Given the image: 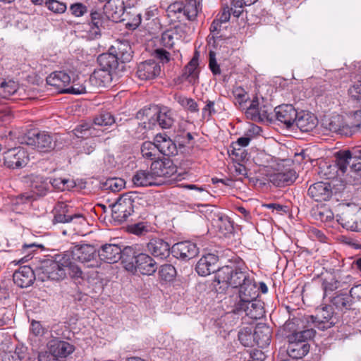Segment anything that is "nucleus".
<instances>
[{
  "label": "nucleus",
  "mask_w": 361,
  "mask_h": 361,
  "mask_svg": "<svg viewBox=\"0 0 361 361\" xmlns=\"http://www.w3.org/2000/svg\"><path fill=\"white\" fill-rule=\"evenodd\" d=\"M238 288L233 312L236 314L244 312L252 319L262 318L264 314L263 302L257 299L259 293L253 277L251 276Z\"/></svg>",
  "instance_id": "1"
},
{
  "label": "nucleus",
  "mask_w": 361,
  "mask_h": 361,
  "mask_svg": "<svg viewBox=\"0 0 361 361\" xmlns=\"http://www.w3.org/2000/svg\"><path fill=\"white\" fill-rule=\"evenodd\" d=\"M64 252L42 260L37 267V278L42 281L63 280L67 276V265L70 264Z\"/></svg>",
  "instance_id": "2"
},
{
  "label": "nucleus",
  "mask_w": 361,
  "mask_h": 361,
  "mask_svg": "<svg viewBox=\"0 0 361 361\" xmlns=\"http://www.w3.org/2000/svg\"><path fill=\"white\" fill-rule=\"evenodd\" d=\"M137 119L144 120L140 127L144 129H152L158 124L163 129L172 127L176 120L174 112L166 106L154 107L139 111L136 116Z\"/></svg>",
  "instance_id": "3"
},
{
  "label": "nucleus",
  "mask_w": 361,
  "mask_h": 361,
  "mask_svg": "<svg viewBox=\"0 0 361 361\" xmlns=\"http://www.w3.org/2000/svg\"><path fill=\"white\" fill-rule=\"evenodd\" d=\"M124 268L131 273L139 271L143 275H152L157 269V264L148 255L137 253L133 246L125 247Z\"/></svg>",
  "instance_id": "4"
},
{
  "label": "nucleus",
  "mask_w": 361,
  "mask_h": 361,
  "mask_svg": "<svg viewBox=\"0 0 361 361\" xmlns=\"http://www.w3.org/2000/svg\"><path fill=\"white\" fill-rule=\"evenodd\" d=\"M315 335L313 328H307L298 334L287 335L288 345L287 353L293 359H300L305 357L310 350V345L307 341L312 338Z\"/></svg>",
  "instance_id": "5"
},
{
  "label": "nucleus",
  "mask_w": 361,
  "mask_h": 361,
  "mask_svg": "<svg viewBox=\"0 0 361 361\" xmlns=\"http://www.w3.org/2000/svg\"><path fill=\"white\" fill-rule=\"evenodd\" d=\"M59 135L47 131L31 130L21 140V143L31 146L39 152H49L54 149Z\"/></svg>",
  "instance_id": "6"
},
{
  "label": "nucleus",
  "mask_w": 361,
  "mask_h": 361,
  "mask_svg": "<svg viewBox=\"0 0 361 361\" xmlns=\"http://www.w3.org/2000/svg\"><path fill=\"white\" fill-rule=\"evenodd\" d=\"M250 277V274L246 270L238 267L224 266L219 269L216 274L215 281L219 284H222L224 289L229 286L238 288Z\"/></svg>",
  "instance_id": "7"
},
{
  "label": "nucleus",
  "mask_w": 361,
  "mask_h": 361,
  "mask_svg": "<svg viewBox=\"0 0 361 361\" xmlns=\"http://www.w3.org/2000/svg\"><path fill=\"white\" fill-rule=\"evenodd\" d=\"M65 252H69L71 255V259L84 264L87 267L99 266V262L97 260V250L91 245H78Z\"/></svg>",
  "instance_id": "8"
},
{
  "label": "nucleus",
  "mask_w": 361,
  "mask_h": 361,
  "mask_svg": "<svg viewBox=\"0 0 361 361\" xmlns=\"http://www.w3.org/2000/svg\"><path fill=\"white\" fill-rule=\"evenodd\" d=\"M133 196V193H126L112 205L111 215L115 221L122 224L133 214L134 212Z\"/></svg>",
  "instance_id": "9"
},
{
  "label": "nucleus",
  "mask_w": 361,
  "mask_h": 361,
  "mask_svg": "<svg viewBox=\"0 0 361 361\" xmlns=\"http://www.w3.org/2000/svg\"><path fill=\"white\" fill-rule=\"evenodd\" d=\"M98 69L90 76V81L93 82L99 77L102 76L104 80L111 79V72L118 67V63L115 54L104 53L97 58Z\"/></svg>",
  "instance_id": "10"
},
{
  "label": "nucleus",
  "mask_w": 361,
  "mask_h": 361,
  "mask_svg": "<svg viewBox=\"0 0 361 361\" xmlns=\"http://www.w3.org/2000/svg\"><path fill=\"white\" fill-rule=\"evenodd\" d=\"M307 322H311L313 324V329L317 328L319 330L324 331L334 326L338 319L334 314L332 308L329 306L317 309L315 316H309Z\"/></svg>",
  "instance_id": "11"
},
{
  "label": "nucleus",
  "mask_w": 361,
  "mask_h": 361,
  "mask_svg": "<svg viewBox=\"0 0 361 361\" xmlns=\"http://www.w3.org/2000/svg\"><path fill=\"white\" fill-rule=\"evenodd\" d=\"M4 164L10 169H20L27 165L29 156L23 147H14L4 152Z\"/></svg>",
  "instance_id": "12"
},
{
  "label": "nucleus",
  "mask_w": 361,
  "mask_h": 361,
  "mask_svg": "<svg viewBox=\"0 0 361 361\" xmlns=\"http://www.w3.org/2000/svg\"><path fill=\"white\" fill-rule=\"evenodd\" d=\"M169 9L175 13H183L189 20H195L202 10V0H183L170 5Z\"/></svg>",
  "instance_id": "13"
},
{
  "label": "nucleus",
  "mask_w": 361,
  "mask_h": 361,
  "mask_svg": "<svg viewBox=\"0 0 361 361\" xmlns=\"http://www.w3.org/2000/svg\"><path fill=\"white\" fill-rule=\"evenodd\" d=\"M271 106L261 104L259 99L255 97L251 101L250 106L246 109L245 116L248 119L254 121L260 122L265 120H271L270 111Z\"/></svg>",
  "instance_id": "14"
},
{
  "label": "nucleus",
  "mask_w": 361,
  "mask_h": 361,
  "mask_svg": "<svg viewBox=\"0 0 361 361\" xmlns=\"http://www.w3.org/2000/svg\"><path fill=\"white\" fill-rule=\"evenodd\" d=\"M124 251L125 247L121 249L120 246L116 244H105L98 250L97 256L104 262L113 264L121 260L124 265Z\"/></svg>",
  "instance_id": "15"
},
{
  "label": "nucleus",
  "mask_w": 361,
  "mask_h": 361,
  "mask_svg": "<svg viewBox=\"0 0 361 361\" xmlns=\"http://www.w3.org/2000/svg\"><path fill=\"white\" fill-rule=\"evenodd\" d=\"M171 252L175 257L188 261L198 255L199 249L197 245L191 241H182L172 246Z\"/></svg>",
  "instance_id": "16"
},
{
  "label": "nucleus",
  "mask_w": 361,
  "mask_h": 361,
  "mask_svg": "<svg viewBox=\"0 0 361 361\" xmlns=\"http://www.w3.org/2000/svg\"><path fill=\"white\" fill-rule=\"evenodd\" d=\"M151 169L154 171L156 179L158 178H171L175 180L177 178L176 175L177 169L173 161L169 159L154 161L151 164Z\"/></svg>",
  "instance_id": "17"
},
{
  "label": "nucleus",
  "mask_w": 361,
  "mask_h": 361,
  "mask_svg": "<svg viewBox=\"0 0 361 361\" xmlns=\"http://www.w3.org/2000/svg\"><path fill=\"white\" fill-rule=\"evenodd\" d=\"M125 6L123 0H107L104 6L106 17L114 22L125 20Z\"/></svg>",
  "instance_id": "18"
},
{
  "label": "nucleus",
  "mask_w": 361,
  "mask_h": 361,
  "mask_svg": "<svg viewBox=\"0 0 361 361\" xmlns=\"http://www.w3.org/2000/svg\"><path fill=\"white\" fill-rule=\"evenodd\" d=\"M276 119L284 123L288 128L294 126V121L297 118L298 111L292 104H282L274 109Z\"/></svg>",
  "instance_id": "19"
},
{
  "label": "nucleus",
  "mask_w": 361,
  "mask_h": 361,
  "mask_svg": "<svg viewBox=\"0 0 361 361\" xmlns=\"http://www.w3.org/2000/svg\"><path fill=\"white\" fill-rule=\"evenodd\" d=\"M36 277L37 267L33 270L28 266L20 267L13 275L14 283L20 288H27L32 285Z\"/></svg>",
  "instance_id": "20"
},
{
  "label": "nucleus",
  "mask_w": 361,
  "mask_h": 361,
  "mask_svg": "<svg viewBox=\"0 0 361 361\" xmlns=\"http://www.w3.org/2000/svg\"><path fill=\"white\" fill-rule=\"evenodd\" d=\"M218 257L214 254L209 253L202 257L197 262L195 269L200 276H205L212 272L218 271L220 269L217 265Z\"/></svg>",
  "instance_id": "21"
},
{
  "label": "nucleus",
  "mask_w": 361,
  "mask_h": 361,
  "mask_svg": "<svg viewBox=\"0 0 361 361\" xmlns=\"http://www.w3.org/2000/svg\"><path fill=\"white\" fill-rule=\"evenodd\" d=\"M147 250L154 257L164 259L170 255V245L163 239L154 238L147 243Z\"/></svg>",
  "instance_id": "22"
},
{
  "label": "nucleus",
  "mask_w": 361,
  "mask_h": 361,
  "mask_svg": "<svg viewBox=\"0 0 361 361\" xmlns=\"http://www.w3.org/2000/svg\"><path fill=\"white\" fill-rule=\"evenodd\" d=\"M161 73V66L154 60H148L137 66V75L141 80H152Z\"/></svg>",
  "instance_id": "23"
},
{
  "label": "nucleus",
  "mask_w": 361,
  "mask_h": 361,
  "mask_svg": "<svg viewBox=\"0 0 361 361\" xmlns=\"http://www.w3.org/2000/svg\"><path fill=\"white\" fill-rule=\"evenodd\" d=\"M157 151L165 156H175L178 153L176 144L166 134L159 133L154 137Z\"/></svg>",
  "instance_id": "24"
},
{
  "label": "nucleus",
  "mask_w": 361,
  "mask_h": 361,
  "mask_svg": "<svg viewBox=\"0 0 361 361\" xmlns=\"http://www.w3.org/2000/svg\"><path fill=\"white\" fill-rule=\"evenodd\" d=\"M48 348L54 357H66L75 350L73 345L58 338L51 340L48 343Z\"/></svg>",
  "instance_id": "25"
},
{
  "label": "nucleus",
  "mask_w": 361,
  "mask_h": 361,
  "mask_svg": "<svg viewBox=\"0 0 361 361\" xmlns=\"http://www.w3.org/2000/svg\"><path fill=\"white\" fill-rule=\"evenodd\" d=\"M308 195L316 202L328 200L332 195L331 185L329 183L317 182L308 189Z\"/></svg>",
  "instance_id": "26"
},
{
  "label": "nucleus",
  "mask_w": 361,
  "mask_h": 361,
  "mask_svg": "<svg viewBox=\"0 0 361 361\" xmlns=\"http://www.w3.org/2000/svg\"><path fill=\"white\" fill-rule=\"evenodd\" d=\"M198 66L197 57L193 56L183 68L182 74L178 78V80L180 82H188L191 85L197 83L200 74Z\"/></svg>",
  "instance_id": "27"
},
{
  "label": "nucleus",
  "mask_w": 361,
  "mask_h": 361,
  "mask_svg": "<svg viewBox=\"0 0 361 361\" xmlns=\"http://www.w3.org/2000/svg\"><path fill=\"white\" fill-rule=\"evenodd\" d=\"M47 83L55 87L61 93H64L68 85L71 83V78L69 74L63 71H56L51 73L46 79Z\"/></svg>",
  "instance_id": "28"
},
{
  "label": "nucleus",
  "mask_w": 361,
  "mask_h": 361,
  "mask_svg": "<svg viewBox=\"0 0 361 361\" xmlns=\"http://www.w3.org/2000/svg\"><path fill=\"white\" fill-rule=\"evenodd\" d=\"M337 221L342 227L352 231H359L361 230V221L355 213L350 209H346L341 214L336 216Z\"/></svg>",
  "instance_id": "29"
},
{
  "label": "nucleus",
  "mask_w": 361,
  "mask_h": 361,
  "mask_svg": "<svg viewBox=\"0 0 361 361\" xmlns=\"http://www.w3.org/2000/svg\"><path fill=\"white\" fill-rule=\"evenodd\" d=\"M133 184L137 187H146L150 185H157L160 182L156 179L154 171L150 169L148 170H139L136 171L132 178Z\"/></svg>",
  "instance_id": "30"
},
{
  "label": "nucleus",
  "mask_w": 361,
  "mask_h": 361,
  "mask_svg": "<svg viewBox=\"0 0 361 361\" xmlns=\"http://www.w3.org/2000/svg\"><path fill=\"white\" fill-rule=\"evenodd\" d=\"M317 124L316 117L313 114L303 111L298 112L297 118L294 121V126H296L302 132L312 131Z\"/></svg>",
  "instance_id": "31"
},
{
  "label": "nucleus",
  "mask_w": 361,
  "mask_h": 361,
  "mask_svg": "<svg viewBox=\"0 0 361 361\" xmlns=\"http://www.w3.org/2000/svg\"><path fill=\"white\" fill-rule=\"evenodd\" d=\"M255 344L259 348L267 347L271 339V329L265 324L259 323L256 325L255 329Z\"/></svg>",
  "instance_id": "32"
},
{
  "label": "nucleus",
  "mask_w": 361,
  "mask_h": 361,
  "mask_svg": "<svg viewBox=\"0 0 361 361\" xmlns=\"http://www.w3.org/2000/svg\"><path fill=\"white\" fill-rule=\"evenodd\" d=\"M296 179V173L293 169H286L269 176V181L276 187H283L292 184Z\"/></svg>",
  "instance_id": "33"
},
{
  "label": "nucleus",
  "mask_w": 361,
  "mask_h": 361,
  "mask_svg": "<svg viewBox=\"0 0 361 361\" xmlns=\"http://www.w3.org/2000/svg\"><path fill=\"white\" fill-rule=\"evenodd\" d=\"M212 224L214 228L224 236L232 234L233 232V222L230 218L223 214H218L212 220Z\"/></svg>",
  "instance_id": "34"
},
{
  "label": "nucleus",
  "mask_w": 361,
  "mask_h": 361,
  "mask_svg": "<svg viewBox=\"0 0 361 361\" xmlns=\"http://www.w3.org/2000/svg\"><path fill=\"white\" fill-rule=\"evenodd\" d=\"M327 128L331 132L346 136L352 135L353 132L350 126L343 121V116L340 115H336L331 117L328 123Z\"/></svg>",
  "instance_id": "35"
},
{
  "label": "nucleus",
  "mask_w": 361,
  "mask_h": 361,
  "mask_svg": "<svg viewBox=\"0 0 361 361\" xmlns=\"http://www.w3.org/2000/svg\"><path fill=\"white\" fill-rule=\"evenodd\" d=\"M102 131L97 129L92 123H83L74 128L73 133L79 138H87L89 137H99Z\"/></svg>",
  "instance_id": "36"
},
{
  "label": "nucleus",
  "mask_w": 361,
  "mask_h": 361,
  "mask_svg": "<svg viewBox=\"0 0 361 361\" xmlns=\"http://www.w3.org/2000/svg\"><path fill=\"white\" fill-rule=\"evenodd\" d=\"M350 295L347 293H336L335 295L331 297L330 301L338 310L341 311H345L350 310L353 305Z\"/></svg>",
  "instance_id": "37"
},
{
  "label": "nucleus",
  "mask_w": 361,
  "mask_h": 361,
  "mask_svg": "<svg viewBox=\"0 0 361 361\" xmlns=\"http://www.w3.org/2000/svg\"><path fill=\"white\" fill-rule=\"evenodd\" d=\"M352 152L350 150H339L334 154L335 163L338 169L344 173L350 165Z\"/></svg>",
  "instance_id": "38"
},
{
  "label": "nucleus",
  "mask_w": 361,
  "mask_h": 361,
  "mask_svg": "<svg viewBox=\"0 0 361 361\" xmlns=\"http://www.w3.org/2000/svg\"><path fill=\"white\" fill-rule=\"evenodd\" d=\"M90 16L91 23L90 24V32L92 35L97 37V35H100L101 30L104 28V24L106 20L103 15L97 11L91 12Z\"/></svg>",
  "instance_id": "39"
},
{
  "label": "nucleus",
  "mask_w": 361,
  "mask_h": 361,
  "mask_svg": "<svg viewBox=\"0 0 361 361\" xmlns=\"http://www.w3.org/2000/svg\"><path fill=\"white\" fill-rule=\"evenodd\" d=\"M115 56L118 62V61L121 63L130 62L133 58V51L129 43L127 42L119 43Z\"/></svg>",
  "instance_id": "40"
},
{
  "label": "nucleus",
  "mask_w": 361,
  "mask_h": 361,
  "mask_svg": "<svg viewBox=\"0 0 361 361\" xmlns=\"http://www.w3.org/2000/svg\"><path fill=\"white\" fill-rule=\"evenodd\" d=\"M18 90V84L13 80L6 81L0 78V97L9 98L15 94Z\"/></svg>",
  "instance_id": "41"
},
{
  "label": "nucleus",
  "mask_w": 361,
  "mask_h": 361,
  "mask_svg": "<svg viewBox=\"0 0 361 361\" xmlns=\"http://www.w3.org/2000/svg\"><path fill=\"white\" fill-rule=\"evenodd\" d=\"M158 151L155 141L154 142L147 141L142 143L141 146V153L144 158L152 161H157Z\"/></svg>",
  "instance_id": "42"
},
{
  "label": "nucleus",
  "mask_w": 361,
  "mask_h": 361,
  "mask_svg": "<svg viewBox=\"0 0 361 361\" xmlns=\"http://www.w3.org/2000/svg\"><path fill=\"white\" fill-rule=\"evenodd\" d=\"M238 339L244 346L252 347L255 344V332L251 327H244L238 333Z\"/></svg>",
  "instance_id": "43"
},
{
  "label": "nucleus",
  "mask_w": 361,
  "mask_h": 361,
  "mask_svg": "<svg viewBox=\"0 0 361 361\" xmlns=\"http://www.w3.org/2000/svg\"><path fill=\"white\" fill-rule=\"evenodd\" d=\"M346 283L337 279H331L330 281L324 280L322 283L324 295L332 293L337 289H345Z\"/></svg>",
  "instance_id": "44"
},
{
  "label": "nucleus",
  "mask_w": 361,
  "mask_h": 361,
  "mask_svg": "<svg viewBox=\"0 0 361 361\" xmlns=\"http://www.w3.org/2000/svg\"><path fill=\"white\" fill-rule=\"evenodd\" d=\"M174 99L184 109L192 113L198 112V104L193 99L188 98L180 94H176Z\"/></svg>",
  "instance_id": "45"
},
{
  "label": "nucleus",
  "mask_w": 361,
  "mask_h": 361,
  "mask_svg": "<svg viewBox=\"0 0 361 361\" xmlns=\"http://www.w3.org/2000/svg\"><path fill=\"white\" fill-rule=\"evenodd\" d=\"M116 123V119L114 116L107 111H104L98 114L94 118L93 125L98 126H109Z\"/></svg>",
  "instance_id": "46"
},
{
  "label": "nucleus",
  "mask_w": 361,
  "mask_h": 361,
  "mask_svg": "<svg viewBox=\"0 0 361 361\" xmlns=\"http://www.w3.org/2000/svg\"><path fill=\"white\" fill-rule=\"evenodd\" d=\"M66 257L68 258V262L70 264L67 265L66 269L69 270V274L72 279H78L83 278V272L81 270L80 267H79L77 264H75L73 262V259H71V255L69 252H64Z\"/></svg>",
  "instance_id": "47"
},
{
  "label": "nucleus",
  "mask_w": 361,
  "mask_h": 361,
  "mask_svg": "<svg viewBox=\"0 0 361 361\" xmlns=\"http://www.w3.org/2000/svg\"><path fill=\"white\" fill-rule=\"evenodd\" d=\"M159 274L162 280L171 281L176 276V270L173 265L166 264L161 266Z\"/></svg>",
  "instance_id": "48"
},
{
  "label": "nucleus",
  "mask_w": 361,
  "mask_h": 361,
  "mask_svg": "<svg viewBox=\"0 0 361 361\" xmlns=\"http://www.w3.org/2000/svg\"><path fill=\"white\" fill-rule=\"evenodd\" d=\"M300 319L298 318H293L288 319L283 326V331L285 332V336L294 334L299 333L301 330H299L298 326L299 324Z\"/></svg>",
  "instance_id": "49"
},
{
  "label": "nucleus",
  "mask_w": 361,
  "mask_h": 361,
  "mask_svg": "<svg viewBox=\"0 0 361 361\" xmlns=\"http://www.w3.org/2000/svg\"><path fill=\"white\" fill-rule=\"evenodd\" d=\"M317 219L322 222H330L334 219V214L331 209L327 207H322L314 212Z\"/></svg>",
  "instance_id": "50"
},
{
  "label": "nucleus",
  "mask_w": 361,
  "mask_h": 361,
  "mask_svg": "<svg viewBox=\"0 0 361 361\" xmlns=\"http://www.w3.org/2000/svg\"><path fill=\"white\" fill-rule=\"evenodd\" d=\"M74 219H83V216L81 214H62L54 212V223H69L73 221Z\"/></svg>",
  "instance_id": "51"
},
{
  "label": "nucleus",
  "mask_w": 361,
  "mask_h": 361,
  "mask_svg": "<svg viewBox=\"0 0 361 361\" xmlns=\"http://www.w3.org/2000/svg\"><path fill=\"white\" fill-rule=\"evenodd\" d=\"M45 5L49 11L55 13H63L66 10V5L57 0H47Z\"/></svg>",
  "instance_id": "52"
},
{
  "label": "nucleus",
  "mask_w": 361,
  "mask_h": 361,
  "mask_svg": "<svg viewBox=\"0 0 361 361\" xmlns=\"http://www.w3.org/2000/svg\"><path fill=\"white\" fill-rule=\"evenodd\" d=\"M124 185L125 182L121 178H110L105 182L104 186L112 192H118L124 188Z\"/></svg>",
  "instance_id": "53"
},
{
  "label": "nucleus",
  "mask_w": 361,
  "mask_h": 361,
  "mask_svg": "<svg viewBox=\"0 0 361 361\" xmlns=\"http://www.w3.org/2000/svg\"><path fill=\"white\" fill-rule=\"evenodd\" d=\"M244 6L250 5L247 4L245 0H233L229 8L235 17H239L243 11Z\"/></svg>",
  "instance_id": "54"
},
{
  "label": "nucleus",
  "mask_w": 361,
  "mask_h": 361,
  "mask_svg": "<svg viewBox=\"0 0 361 361\" xmlns=\"http://www.w3.org/2000/svg\"><path fill=\"white\" fill-rule=\"evenodd\" d=\"M233 94L238 103L240 107H243V104L248 100L249 97L246 91L241 87H238L234 89Z\"/></svg>",
  "instance_id": "55"
},
{
  "label": "nucleus",
  "mask_w": 361,
  "mask_h": 361,
  "mask_svg": "<svg viewBox=\"0 0 361 361\" xmlns=\"http://www.w3.org/2000/svg\"><path fill=\"white\" fill-rule=\"evenodd\" d=\"M72 85H68L66 90H63L64 93L73 94H81L87 92L86 86L85 85H80L75 83V80L71 79Z\"/></svg>",
  "instance_id": "56"
},
{
  "label": "nucleus",
  "mask_w": 361,
  "mask_h": 361,
  "mask_svg": "<svg viewBox=\"0 0 361 361\" xmlns=\"http://www.w3.org/2000/svg\"><path fill=\"white\" fill-rule=\"evenodd\" d=\"M209 67L211 70L212 73L214 75L221 74V68L219 65L218 64L216 59V54L213 51H210L209 54Z\"/></svg>",
  "instance_id": "57"
},
{
  "label": "nucleus",
  "mask_w": 361,
  "mask_h": 361,
  "mask_svg": "<svg viewBox=\"0 0 361 361\" xmlns=\"http://www.w3.org/2000/svg\"><path fill=\"white\" fill-rule=\"evenodd\" d=\"M350 168L355 172L361 171V152L360 150L352 154Z\"/></svg>",
  "instance_id": "58"
},
{
  "label": "nucleus",
  "mask_w": 361,
  "mask_h": 361,
  "mask_svg": "<svg viewBox=\"0 0 361 361\" xmlns=\"http://www.w3.org/2000/svg\"><path fill=\"white\" fill-rule=\"evenodd\" d=\"M49 183L53 186V188L60 190H68L70 187L68 185L69 180L66 178H56L51 179Z\"/></svg>",
  "instance_id": "59"
},
{
  "label": "nucleus",
  "mask_w": 361,
  "mask_h": 361,
  "mask_svg": "<svg viewBox=\"0 0 361 361\" xmlns=\"http://www.w3.org/2000/svg\"><path fill=\"white\" fill-rule=\"evenodd\" d=\"M70 10L73 15L76 17L82 16L87 12V8L82 3H75L71 6Z\"/></svg>",
  "instance_id": "60"
},
{
  "label": "nucleus",
  "mask_w": 361,
  "mask_h": 361,
  "mask_svg": "<svg viewBox=\"0 0 361 361\" xmlns=\"http://www.w3.org/2000/svg\"><path fill=\"white\" fill-rule=\"evenodd\" d=\"M161 42L163 46L167 48L173 47L174 44V37L171 31L167 30L161 35Z\"/></svg>",
  "instance_id": "61"
},
{
  "label": "nucleus",
  "mask_w": 361,
  "mask_h": 361,
  "mask_svg": "<svg viewBox=\"0 0 361 361\" xmlns=\"http://www.w3.org/2000/svg\"><path fill=\"white\" fill-rule=\"evenodd\" d=\"M348 94L355 100L361 101V82H358L350 87Z\"/></svg>",
  "instance_id": "62"
},
{
  "label": "nucleus",
  "mask_w": 361,
  "mask_h": 361,
  "mask_svg": "<svg viewBox=\"0 0 361 361\" xmlns=\"http://www.w3.org/2000/svg\"><path fill=\"white\" fill-rule=\"evenodd\" d=\"M215 113L216 111L214 109V102L207 100L206 102V105L202 109V117L204 118H209L213 114Z\"/></svg>",
  "instance_id": "63"
},
{
  "label": "nucleus",
  "mask_w": 361,
  "mask_h": 361,
  "mask_svg": "<svg viewBox=\"0 0 361 361\" xmlns=\"http://www.w3.org/2000/svg\"><path fill=\"white\" fill-rule=\"evenodd\" d=\"M231 13L232 12L229 6H224L221 13L218 14L216 19L220 21L221 23H226L229 20Z\"/></svg>",
  "instance_id": "64"
}]
</instances>
